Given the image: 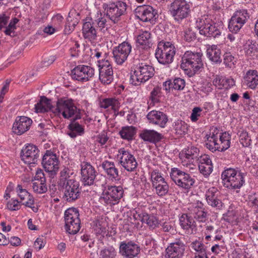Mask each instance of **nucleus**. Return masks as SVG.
Instances as JSON below:
<instances>
[{
    "instance_id": "obj_1",
    "label": "nucleus",
    "mask_w": 258,
    "mask_h": 258,
    "mask_svg": "<svg viewBox=\"0 0 258 258\" xmlns=\"http://www.w3.org/2000/svg\"><path fill=\"white\" fill-rule=\"evenodd\" d=\"M231 137L226 132L221 133L217 128L207 137L206 147L214 152L216 151H223L230 147Z\"/></svg>"
},
{
    "instance_id": "obj_2",
    "label": "nucleus",
    "mask_w": 258,
    "mask_h": 258,
    "mask_svg": "<svg viewBox=\"0 0 258 258\" xmlns=\"http://www.w3.org/2000/svg\"><path fill=\"white\" fill-rule=\"evenodd\" d=\"M81 110L78 109L72 100L62 98L58 99L56 103L54 113L61 114L64 118L77 120L81 118Z\"/></svg>"
},
{
    "instance_id": "obj_3",
    "label": "nucleus",
    "mask_w": 258,
    "mask_h": 258,
    "mask_svg": "<svg viewBox=\"0 0 258 258\" xmlns=\"http://www.w3.org/2000/svg\"><path fill=\"white\" fill-rule=\"evenodd\" d=\"M106 16L114 24L118 23L121 17L126 13L127 5L121 1L109 2L103 4Z\"/></svg>"
},
{
    "instance_id": "obj_4",
    "label": "nucleus",
    "mask_w": 258,
    "mask_h": 258,
    "mask_svg": "<svg viewBox=\"0 0 258 258\" xmlns=\"http://www.w3.org/2000/svg\"><path fill=\"white\" fill-rule=\"evenodd\" d=\"M202 54L187 51L182 57L181 68L185 70H190L191 75L199 71L203 67Z\"/></svg>"
},
{
    "instance_id": "obj_5",
    "label": "nucleus",
    "mask_w": 258,
    "mask_h": 258,
    "mask_svg": "<svg viewBox=\"0 0 258 258\" xmlns=\"http://www.w3.org/2000/svg\"><path fill=\"white\" fill-rule=\"evenodd\" d=\"M175 54V47L172 43L163 41L159 42L155 56L160 63L165 65L171 63Z\"/></svg>"
},
{
    "instance_id": "obj_6",
    "label": "nucleus",
    "mask_w": 258,
    "mask_h": 258,
    "mask_svg": "<svg viewBox=\"0 0 258 258\" xmlns=\"http://www.w3.org/2000/svg\"><path fill=\"white\" fill-rule=\"evenodd\" d=\"M170 14L178 23H181L190 16V5L185 0H174L171 4Z\"/></svg>"
},
{
    "instance_id": "obj_7",
    "label": "nucleus",
    "mask_w": 258,
    "mask_h": 258,
    "mask_svg": "<svg viewBox=\"0 0 258 258\" xmlns=\"http://www.w3.org/2000/svg\"><path fill=\"white\" fill-rule=\"evenodd\" d=\"M65 229L70 234H75L80 229L81 221L77 209L69 208L64 212Z\"/></svg>"
},
{
    "instance_id": "obj_8",
    "label": "nucleus",
    "mask_w": 258,
    "mask_h": 258,
    "mask_svg": "<svg viewBox=\"0 0 258 258\" xmlns=\"http://www.w3.org/2000/svg\"><path fill=\"white\" fill-rule=\"evenodd\" d=\"M117 157L119 163L126 171L135 172L136 171L138 162L134 157L127 150L124 148H120L118 151Z\"/></svg>"
},
{
    "instance_id": "obj_9",
    "label": "nucleus",
    "mask_w": 258,
    "mask_h": 258,
    "mask_svg": "<svg viewBox=\"0 0 258 258\" xmlns=\"http://www.w3.org/2000/svg\"><path fill=\"white\" fill-rule=\"evenodd\" d=\"M154 74V69L151 66L142 63L134 71L133 75L131 76L132 84L138 85L141 83H144L152 77Z\"/></svg>"
},
{
    "instance_id": "obj_10",
    "label": "nucleus",
    "mask_w": 258,
    "mask_h": 258,
    "mask_svg": "<svg viewBox=\"0 0 258 258\" xmlns=\"http://www.w3.org/2000/svg\"><path fill=\"white\" fill-rule=\"evenodd\" d=\"M170 177L176 185L185 189L190 188L195 183L194 179L189 174L176 168H172Z\"/></svg>"
},
{
    "instance_id": "obj_11",
    "label": "nucleus",
    "mask_w": 258,
    "mask_h": 258,
    "mask_svg": "<svg viewBox=\"0 0 258 258\" xmlns=\"http://www.w3.org/2000/svg\"><path fill=\"white\" fill-rule=\"evenodd\" d=\"M63 193V198L68 202H73L80 198L81 189L78 181L70 180L61 186Z\"/></svg>"
},
{
    "instance_id": "obj_12",
    "label": "nucleus",
    "mask_w": 258,
    "mask_h": 258,
    "mask_svg": "<svg viewBox=\"0 0 258 258\" xmlns=\"http://www.w3.org/2000/svg\"><path fill=\"white\" fill-rule=\"evenodd\" d=\"M249 15L246 10L237 11L231 18L229 22L228 28L231 32L236 33L242 28Z\"/></svg>"
},
{
    "instance_id": "obj_13",
    "label": "nucleus",
    "mask_w": 258,
    "mask_h": 258,
    "mask_svg": "<svg viewBox=\"0 0 258 258\" xmlns=\"http://www.w3.org/2000/svg\"><path fill=\"white\" fill-rule=\"evenodd\" d=\"M123 190L121 186H107L103 192V199L106 204L114 205L122 197Z\"/></svg>"
},
{
    "instance_id": "obj_14",
    "label": "nucleus",
    "mask_w": 258,
    "mask_h": 258,
    "mask_svg": "<svg viewBox=\"0 0 258 258\" xmlns=\"http://www.w3.org/2000/svg\"><path fill=\"white\" fill-rule=\"evenodd\" d=\"M131 50L132 45L127 41H124L114 47L112 53L115 62L118 64H122L127 59Z\"/></svg>"
},
{
    "instance_id": "obj_15",
    "label": "nucleus",
    "mask_w": 258,
    "mask_h": 258,
    "mask_svg": "<svg viewBox=\"0 0 258 258\" xmlns=\"http://www.w3.org/2000/svg\"><path fill=\"white\" fill-rule=\"evenodd\" d=\"M73 79L82 82H86L94 75V70L90 66L79 65L71 71Z\"/></svg>"
},
{
    "instance_id": "obj_16",
    "label": "nucleus",
    "mask_w": 258,
    "mask_h": 258,
    "mask_svg": "<svg viewBox=\"0 0 258 258\" xmlns=\"http://www.w3.org/2000/svg\"><path fill=\"white\" fill-rule=\"evenodd\" d=\"M197 27L199 28L201 34L207 37H216L220 35V30L213 24L210 19H200L198 22Z\"/></svg>"
},
{
    "instance_id": "obj_17",
    "label": "nucleus",
    "mask_w": 258,
    "mask_h": 258,
    "mask_svg": "<svg viewBox=\"0 0 258 258\" xmlns=\"http://www.w3.org/2000/svg\"><path fill=\"white\" fill-rule=\"evenodd\" d=\"M81 181L84 185H91L94 184L97 172L90 163L83 162L81 165Z\"/></svg>"
},
{
    "instance_id": "obj_18",
    "label": "nucleus",
    "mask_w": 258,
    "mask_h": 258,
    "mask_svg": "<svg viewBox=\"0 0 258 258\" xmlns=\"http://www.w3.org/2000/svg\"><path fill=\"white\" fill-rule=\"evenodd\" d=\"M22 160L28 164H36L39 158V151L34 145H28L21 151Z\"/></svg>"
},
{
    "instance_id": "obj_19",
    "label": "nucleus",
    "mask_w": 258,
    "mask_h": 258,
    "mask_svg": "<svg viewBox=\"0 0 258 258\" xmlns=\"http://www.w3.org/2000/svg\"><path fill=\"white\" fill-rule=\"evenodd\" d=\"M42 164L45 171L50 173L51 175L55 174L59 168L56 155L48 151H46L43 157Z\"/></svg>"
},
{
    "instance_id": "obj_20",
    "label": "nucleus",
    "mask_w": 258,
    "mask_h": 258,
    "mask_svg": "<svg viewBox=\"0 0 258 258\" xmlns=\"http://www.w3.org/2000/svg\"><path fill=\"white\" fill-rule=\"evenodd\" d=\"M135 13L138 19L145 22L153 21L157 15V11L149 5L137 7Z\"/></svg>"
},
{
    "instance_id": "obj_21",
    "label": "nucleus",
    "mask_w": 258,
    "mask_h": 258,
    "mask_svg": "<svg viewBox=\"0 0 258 258\" xmlns=\"http://www.w3.org/2000/svg\"><path fill=\"white\" fill-rule=\"evenodd\" d=\"M185 245L179 239L171 243L166 249V258H181L185 250Z\"/></svg>"
},
{
    "instance_id": "obj_22",
    "label": "nucleus",
    "mask_w": 258,
    "mask_h": 258,
    "mask_svg": "<svg viewBox=\"0 0 258 258\" xmlns=\"http://www.w3.org/2000/svg\"><path fill=\"white\" fill-rule=\"evenodd\" d=\"M99 80L104 84H109L113 81V69L112 66L108 60L99 64Z\"/></svg>"
},
{
    "instance_id": "obj_23",
    "label": "nucleus",
    "mask_w": 258,
    "mask_h": 258,
    "mask_svg": "<svg viewBox=\"0 0 258 258\" xmlns=\"http://www.w3.org/2000/svg\"><path fill=\"white\" fill-rule=\"evenodd\" d=\"M32 187L34 191L37 194H44L47 191L45 175L41 169H38L36 172Z\"/></svg>"
},
{
    "instance_id": "obj_24",
    "label": "nucleus",
    "mask_w": 258,
    "mask_h": 258,
    "mask_svg": "<svg viewBox=\"0 0 258 258\" xmlns=\"http://www.w3.org/2000/svg\"><path fill=\"white\" fill-rule=\"evenodd\" d=\"M140 250V247L132 241L121 242L120 244L119 252L126 258H134L138 254Z\"/></svg>"
},
{
    "instance_id": "obj_25",
    "label": "nucleus",
    "mask_w": 258,
    "mask_h": 258,
    "mask_svg": "<svg viewBox=\"0 0 258 258\" xmlns=\"http://www.w3.org/2000/svg\"><path fill=\"white\" fill-rule=\"evenodd\" d=\"M147 118L150 123L158 125L162 128L165 126L168 120L165 113L156 110L149 112L147 115Z\"/></svg>"
},
{
    "instance_id": "obj_26",
    "label": "nucleus",
    "mask_w": 258,
    "mask_h": 258,
    "mask_svg": "<svg viewBox=\"0 0 258 258\" xmlns=\"http://www.w3.org/2000/svg\"><path fill=\"white\" fill-rule=\"evenodd\" d=\"M32 122V120L28 117H17L13 125L14 133L17 135L23 134L29 129Z\"/></svg>"
},
{
    "instance_id": "obj_27",
    "label": "nucleus",
    "mask_w": 258,
    "mask_h": 258,
    "mask_svg": "<svg viewBox=\"0 0 258 258\" xmlns=\"http://www.w3.org/2000/svg\"><path fill=\"white\" fill-rule=\"evenodd\" d=\"M140 138L145 142L156 144L164 138L163 136L154 130H144L140 134Z\"/></svg>"
},
{
    "instance_id": "obj_28",
    "label": "nucleus",
    "mask_w": 258,
    "mask_h": 258,
    "mask_svg": "<svg viewBox=\"0 0 258 258\" xmlns=\"http://www.w3.org/2000/svg\"><path fill=\"white\" fill-rule=\"evenodd\" d=\"M17 192L22 202L25 200H27L26 202H23L22 204L31 208L34 212H36L37 208L33 206L34 204L33 196L26 189L22 188V186L20 184L18 185L17 187Z\"/></svg>"
},
{
    "instance_id": "obj_29",
    "label": "nucleus",
    "mask_w": 258,
    "mask_h": 258,
    "mask_svg": "<svg viewBox=\"0 0 258 258\" xmlns=\"http://www.w3.org/2000/svg\"><path fill=\"white\" fill-rule=\"evenodd\" d=\"M82 33L85 39H87L92 43H95L97 35L96 30L94 26V23L91 21L84 23L83 26Z\"/></svg>"
},
{
    "instance_id": "obj_30",
    "label": "nucleus",
    "mask_w": 258,
    "mask_h": 258,
    "mask_svg": "<svg viewBox=\"0 0 258 258\" xmlns=\"http://www.w3.org/2000/svg\"><path fill=\"white\" fill-rule=\"evenodd\" d=\"M244 183V173L240 170L233 178H230L229 181L225 183L224 186L229 189H239Z\"/></svg>"
},
{
    "instance_id": "obj_31",
    "label": "nucleus",
    "mask_w": 258,
    "mask_h": 258,
    "mask_svg": "<svg viewBox=\"0 0 258 258\" xmlns=\"http://www.w3.org/2000/svg\"><path fill=\"white\" fill-rule=\"evenodd\" d=\"M101 167L104 170L108 176L112 180H116L118 179V170L115 167L114 162L105 160L102 163Z\"/></svg>"
},
{
    "instance_id": "obj_32",
    "label": "nucleus",
    "mask_w": 258,
    "mask_h": 258,
    "mask_svg": "<svg viewBox=\"0 0 258 258\" xmlns=\"http://www.w3.org/2000/svg\"><path fill=\"white\" fill-rule=\"evenodd\" d=\"M165 90L169 91L170 90L177 91L182 90L185 86V82L184 79L177 78L173 80H168L163 83Z\"/></svg>"
},
{
    "instance_id": "obj_33",
    "label": "nucleus",
    "mask_w": 258,
    "mask_h": 258,
    "mask_svg": "<svg viewBox=\"0 0 258 258\" xmlns=\"http://www.w3.org/2000/svg\"><path fill=\"white\" fill-rule=\"evenodd\" d=\"M51 103V100L47 99L45 96H41L39 102L35 105L36 112H45L49 110L54 112V108Z\"/></svg>"
},
{
    "instance_id": "obj_34",
    "label": "nucleus",
    "mask_w": 258,
    "mask_h": 258,
    "mask_svg": "<svg viewBox=\"0 0 258 258\" xmlns=\"http://www.w3.org/2000/svg\"><path fill=\"white\" fill-rule=\"evenodd\" d=\"M221 50L217 45H212L207 49V56L212 62L218 63L222 61Z\"/></svg>"
},
{
    "instance_id": "obj_35",
    "label": "nucleus",
    "mask_w": 258,
    "mask_h": 258,
    "mask_svg": "<svg viewBox=\"0 0 258 258\" xmlns=\"http://www.w3.org/2000/svg\"><path fill=\"white\" fill-rule=\"evenodd\" d=\"M244 81L250 89H254L258 85V73L256 70L248 71L244 77Z\"/></svg>"
},
{
    "instance_id": "obj_36",
    "label": "nucleus",
    "mask_w": 258,
    "mask_h": 258,
    "mask_svg": "<svg viewBox=\"0 0 258 258\" xmlns=\"http://www.w3.org/2000/svg\"><path fill=\"white\" fill-rule=\"evenodd\" d=\"M76 120L73 119L68 125L67 134L71 138H76L77 136H81L84 133V130Z\"/></svg>"
},
{
    "instance_id": "obj_37",
    "label": "nucleus",
    "mask_w": 258,
    "mask_h": 258,
    "mask_svg": "<svg viewBox=\"0 0 258 258\" xmlns=\"http://www.w3.org/2000/svg\"><path fill=\"white\" fill-rule=\"evenodd\" d=\"M179 223L181 228L185 230L191 229L192 231L196 227L194 219L186 214H183L180 217Z\"/></svg>"
},
{
    "instance_id": "obj_38",
    "label": "nucleus",
    "mask_w": 258,
    "mask_h": 258,
    "mask_svg": "<svg viewBox=\"0 0 258 258\" xmlns=\"http://www.w3.org/2000/svg\"><path fill=\"white\" fill-rule=\"evenodd\" d=\"M194 218L199 222L205 223L208 220V213L200 206H196L191 211Z\"/></svg>"
},
{
    "instance_id": "obj_39",
    "label": "nucleus",
    "mask_w": 258,
    "mask_h": 258,
    "mask_svg": "<svg viewBox=\"0 0 258 258\" xmlns=\"http://www.w3.org/2000/svg\"><path fill=\"white\" fill-rule=\"evenodd\" d=\"M199 153V150L198 148L194 146H190L183 150L181 153H180L179 157L181 159L185 158L190 162V160L198 158Z\"/></svg>"
},
{
    "instance_id": "obj_40",
    "label": "nucleus",
    "mask_w": 258,
    "mask_h": 258,
    "mask_svg": "<svg viewBox=\"0 0 258 258\" xmlns=\"http://www.w3.org/2000/svg\"><path fill=\"white\" fill-rule=\"evenodd\" d=\"M137 42L139 45L143 46L144 49L150 48L152 45L150 33L144 31L138 35Z\"/></svg>"
},
{
    "instance_id": "obj_41",
    "label": "nucleus",
    "mask_w": 258,
    "mask_h": 258,
    "mask_svg": "<svg viewBox=\"0 0 258 258\" xmlns=\"http://www.w3.org/2000/svg\"><path fill=\"white\" fill-rule=\"evenodd\" d=\"M141 221L146 223L151 229H154L158 227L159 223L157 218L152 215L144 213L142 217Z\"/></svg>"
},
{
    "instance_id": "obj_42",
    "label": "nucleus",
    "mask_w": 258,
    "mask_h": 258,
    "mask_svg": "<svg viewBox=\"0 0 258 258\" xmlns=\"http://www.w3.org/2000/svg\"><path fill=\"white\" fill-rule=\"evenodd\" d=\"M73 172L68 168H64L60 172V177L58 184L62 186L66 184V182L70 180H75V178L72 176Z\"/></svg>"
},
{
    "instance_id": "obj_43",
    "label": "nucleus",
    "mask_w": 258,
    "mask_h": 258,
    "mask_svg": "<svg viewBox=\"0 0 258 258\" xmlns=\"http://www.w3.org/2000/svg\"><path fill=\"white\" fill-rule=\"evenodd\" d=\"M136 133V128L133 126L123 127L119 132L121 138L128 141L133 139Z\"/></svg>"
},
{
    "instance_id": "obj_44",
    "label": "nucleus",
    "mask_w": 258,
    "mask_h": 258,
    "mask_svg": "<svg viewBox=\"0 0 258 258\" xmlns=\"http://www.w3.org/2000/svg\"><path fill=\"white\" fill-rule=\"evenodd\" d=\"M119 102L117 100L114 98H106L103 99L100 103L101 108L107 109L110 107L112 110L116 111L118 108Z\"/></svg>"
},
{
    "instance_id": "obj_45",
    "label": "nucleus",
    "mask_w": 258,
    "mask_h": 258,
    "mask_svg": "<svg viewBox=\"0 0 258 258\" xmlns=\"http://www.w3.org/2000/svg\"><path fill=\"white\" fill-rule=\"evenodd\" d=\"M153 187L155 188L156 193L160 197L165 196L169 190V185L165 180L158 184L153 183Z\"/></svg>"
},
{
    "instance_id": "obj_46",
    "label": "nucleus",
    "mask_w": 258,
    "mask_h": 258,
    "mask_svg": "<svg viewBox=\"0 0 258 258\" xmlns=\"http://www.w3.org/2000/svg\"><path fill=\"white\" fill-rule=\"evenodd\" d=\"M173 128L176 134L184 135L187 131V124L182 120H177L174 123Z\"/></svg>"
},
{
    "instance_id": "obj_47",
    "label": "nucleus",
    "mask_w": 258,
    "mask_h": 258,
    "mask_svg": "<svg viewBox=\"0 0 258 258\" xmlns=\"http://www.w3.org/2000/svg\"><path fill=\"white\" fill-rule=\"evenodd\" d=\"M240 170L234 168H229L224 170L221 174V178L223 185L229 181L230 178H233Z\"/></svg>"
},
{
    "instance_id": "obj_48",
    "label": "nucleus",
    "mask_w": 258,
    "mask_h": 258,
    "mask_svg": "<svg viewBox=\"0 0 258 258\" xmlns=\"http://www.w3.org/2000/svg\"><path fill=\"white\" fill-rule=\"evenodd\" d=\"M191 247L197 252H199L198 255H207V247L200 241L196 240L191 244Z\"/></svg>"
},
{
    "instance_id": "obj_49",
    "label": "nucleus",
    "mask_w": 258,
    "mask_h": 258,
    "mask_svg": "<svg viewBox=\"0 0 258 258\" xmlns=\"http://www.w3.org/2000/svg\"><path fill=\"white\" fill-rule=\"evenodd\" d=\"M251 137L244 130L239 131V142L243 147H248L251 144Z\"/></svg>"
},
{
    "instance_id": "obj_50",
    "label": "nucleus",
    "mask_w": 258,
    "mask_h": 258,
    "mask_svg": "<svg viewBox=\"0 0 258 258\" xmlns=\"http://www.w3.org/2000/svg\"><path fill=\"white\" fill-rule=\"evenodd\" d=\"M223 62L226 67L233 68L235 67V58L230 52H225L223 55Z\"/></svg>"
},
{
    "instance_id": "obj_51",
    "label": "nucleus",
    "mask_w": 258,
    "mask_h": 258,
    "mask_svg": "<svg viewBox=\"0 0 258 258\" xmlns=\"http://www.w3.org/2000/svg\"><path fill=\"white\" fill-rule=\"evenodd\" d=\"M244 49L246 55L248 56H253L257 52L256 46L252 41L247 43L244 46Z\"/></svg>"
},
{
    "instance_id": "obj_52",
    "label": "nucleus",
    "mask_w": 258,
    "mask_h": 258,
    "mask_svg": "<svg viewBox=\"0 0 258 258\" xmlns=\"http://www.w3.org/2000/svg\"><path fill=\"white\" fill-rule=\"evenodd\" d=\"M116 253L115 249L110 246L101 250L100 255L102 258H115Z\"/></svg>"
},
{
    "instance_id": "obj_53",
    "label": "nucleus",
    "mask_w": 258,
    "mask_h": 258,
    "mask_svg": "<svg viewBox=\"0 0 258 258\" xmlns=\"http://www.w3.org/2000/svg\"><path fill=\"white\" fill-rule=\"evenodd\" d=\"M200 172L205 176H209L213 171L212 164H199Z\"/></svg>"
},
{
    "instance_id": "obj_54",
    "label": "nucleus",
    "mask_w": 258,
    "mask_h": 258,
    "mask_svg": "<svg viewBox=\"0 0 258 258\" xmlns=\"http://www.w3.org/2000/svg\"><path fill=\"white\" fill-rule=\"evenodd\" d=\"M161 95V89L159 87H155L151 92L150 99L151 103L154 105L155 103L159 102V97Z\"/></svg>"
},
{
    "instance_id": "obj_55",
    "label": "nucleus",
    "mask_w": 258,
    "mask_h": 258,
    "mask_svg": "<svg viewBox=\"0 0 258 258\" xmlns=\"http://www.w3.org/2000/svg\"><path fill=\"white\" fill-rule=\"evenodd\" d=\"M151 177L153 185V183L158 184L161 181L165 180V179L161 176V173H159V170L157 169L154 170L151 172Z\"/></svg>"
},
{
    "instance_id": "obj_56",
    "label": "nucleus",
    "mask_w": 258,
    "mask_h": 258,
    "mask_svg": "<svg viewBox=\"0 0 258 258\" xmlns=\"http://www.w3.org/2000/svg\"><path fill=\"white\" fill-rule=\"evenodd\" d=\"M248 203L250 207L258 211V194L249 195L248 197Z\"/></svg>"
},
{
    "instance_id": "obj_57",
    "label": "nucleus",
    "mask_w": 258,
    "mask_h": 258,
    "mask_svg": "<svg viewBox=\"0 0 258 258\" xmlns=\"http://www.w3.org/2000/svg\"><path fill=\"white\" fill-rule=\"evenodd\" d=\"M218 190L217 188L215 187L209 188L206 191L205 195L206 201L218 198Z\"/></svg>"
},
{
    "instance_id": "obj_58",
    "label": "nucleus",
    "mask_w": 258,
    "mask_h": 258,
    "mask_svg": "<svg viewBox=\"0 0 258 258\" xmlns=\"http://www.w3.org/2000/svg\"><path fill=\"white\" fill-rule=\"evenodd\" d=\"M208 205L216 209H220L223 206L222 201L218 198L206 201Z\"/></svg>"
},
{
    "instance_id": "obj_59",
    "label": "nucleus",
    "mask_w": 258,
    "mask_h": 258,
    "mask_svg": "<svg viewBox=\"0 0 258 258\" xmlns=\"http://www.w3.org/2000/svg\"><path fill=\"white\" fill-rule=\"evenodd\" d=\"M202 112V109L199 107H196L193 108L190 115V119L192 122H196L201 116Z\"/></svg>"
},
{
    "instance_id": "obj_60",
    "label": "nucleus",
    "mask_w": 258,
    "mask_h": 258,
    "mask_svg": "<svg viewBox=\"0 0 258 258\" xmlns=\"http://www.w3.org/2000/svg\"><path fill=\"white\" fill-rule=\"evenodd\" d=\"M19 202L17 200L12 199L7 203V208L11 211H15L19 210L21 206L19 204Z\"/></svg>"
},
{
    "instance_id": "obj_61",
    "label": "nucleus",
    "mask_w": 258,
    "mask_h": 258,
    "mask_svg": "<svg viewBox=\"0 0 258 258\" xmlns=\"http://www.w3.org/2000/svg\"><path fill=\"white\" fill-rule=\"evenodd\" d=\"M196 38V33L190 29H188L184 32V39L188 42L195 40Z\"/></svg>"
},
{
    "instance_id": "obj_62",
    "label": "nucleus",
    "mask_w": 258,
    "mask_h": 258,
    "mask_svg": "<svg viewBox=\"0 0 258 258\" xmlns=\"http://www.w3.org/2000/svg\"><path fill=\"white\" fill-rule=\"evenodd\" d=\"M45 244V238L43 237H40L36 239L34 242V248L37 250H39L43 248Z\"/></svg>"
},
{
    "instance_id": "obj_63",
    "label": "nucleus",
    "mask_w": 258,
    "mask_h": 258,
    "mask_svg": "<svg viewBox=\"0 0 258 258\" xmlns=\"http://www.w3.org/2000/svg\"><path fill=\"white\" fill-rule=\"evenodd\" d=\"M10 17L6 14L0 15V30L5 27L9 21Z\"/></svg>"
},
{
    "instance_id": "obj_64",
    "label": "nucleus",
    "mask_w": 258,
    "mask_h": 258,
    "mask_svg": "<svg viewBox=\"0 0 258 258\" xmlns=\"http://www.w3.org/2000/svg\"><path fill=\"white\" fill-rule=\"evenodd\" d=\"M54 60V57L53 56H45L43 58L41 63L43 67H47L52 64Z\"/></svg>"
}]
</instances>
